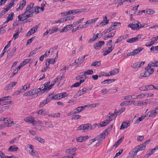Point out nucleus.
<instances>
[{"instance_id":"61","label":"nucleus","mask_w":158,"mask_h":158,"mask_svg":"<svg viewBox=\"0 0 158 158\" xmlns=\"http://www.w3.org/2000/svg\"><path fill=\"white\" fill-rule=\"evenodd\" d=\"M17 84V82L15 81H12L10 82V85L11 88H13L14 86H15Z\"/></svg>"},{"instance_id":"20","label":"nucleus","mask_w":158,"mask_h":158,"mask_svg":"<svg viewBox=\"0 0 158 158\" xmlns=\"http://www.w3.org/2000/svg\"><path fill=\"white\" fill-rule=\"evenodd\" d=\"M37 113L38 114L42 115H45L47 114L45 110H43L42 109L40 110Z\"/></svg>"},{"instance_id":"17","label":"nucleus","mask_w":158,"mask_h":158,"mask_svg":"<svg viewBox=\"0 0 158 158\" xmlns=\"http://www.w3.org/2000/svg\"><path fill=\"white\" fill-rule=\"evenodd\" d=\"M119 73L118 69L115 68L112 71L109 72L110 75H114L118 73Z\"/></svg>"},{"instance_id":"21","label":"nucleus","mask_w":158,"mask_h":158,"mask_svg":"<svg viewBox=\"0 0 158 158\" xmlns=\"http://www.w3.org/2000/svg\"><path fill=\"white\" fill-rule=\"evenodd\" d=\"M35 140L38 141L39 142L42 143H44L45 142V140L44 139L42 138L41 137L38 136H35Z\"/></svg>"},{"instance_id":"56","label":"nucleus","mask_w":158,"mask_h":158,"mask_svg":"<svg viewBox=\"0 0 158 158\" xmlns=\"http://www.w3.org/2000/svg\"><path fill=\"white\" fill-rule=\"evenodd\" d=\"M144 139L143 136H139L137 137V140L139 142H141Z\"/></svg>"},{"instance_id":"46","label":"nucleus","mask_w":158,"mask_h":158,"mask_svg":"<svg viewBox=\"0 0 158 158\" xmlns=\"http://www.w3.org/2000/svg\"><path fill=\"white\" fill-rule=\"evenodd\" d=\"M145 96V95L143 94H140L137 95H135V98L136 99H141L143 98Z\"/></svg>"},{"instance_id":"55","label":"nucleus","mask_w":158,"mask_h":158,"mask_svg":"<svg viewBox=\"0 0 158 158\" xmlns=\"http://www.w3.org/2000/svg\"><path fill=\"white\" fill-rule=\"evenodd\" d=\"M33 31H32V29H31L27 33L26 36H29L31 35L34 34Z\"/></svg>"},{"instance_id":"7","label":"nucleus","mask_w":158,"mask_h":158,"mask_svg":"<svg viewBox=\"0 0 158 158\" xmlns=\"http://www.w3.org/2000/svg\"><path fill=\"white\" fill-rule=\"evenodd\" d=\"M25 121L27 122L32 124V125H33L35 123H36V121L35 120L34 118L32 117H27L25 119Z\"/></svg>"},{"instance_id":"42","label":"nucleus","mask_w":158,"mask_h":158,"mask_svg":"<svg viewBox=\"0 0 158 158\" xmlns=\"http://www.w3.org/2000/svg\"><path fill=\"white\" fill-rule=\"evenodd\" d=\"M14 15L13 12H11L9 15L7 17V19L9 20V21L12 20L13 19V16Z\"/></svg>"},{"instance_id":"23","label":"nucleus","mask_w":158,"mask_h":158,"mask_svg":"<svg viewBox=\"0 0 158 158\" xmlns=\"http://www.w3.org/2000/svg\"><path fill=\"white\" fill-rule=\"evenodd\" d=\"M26 0H23L22 1L20 2L19 6V8H20V9H23L24 7L25 6L26 4Z\"/></svg>"},{"instance_id":"19","label":"nucleus","mask_w":158,"mask_h":158,"mask_svg":"<svg viewBox=\"0 0 158 158\" xmlns=\"http://www.w3.org/2000/svg\"><path fill=\"white\" fill-rule=\"evenodd\" d=\"M121 23L119 22H114L112 25H110V28H111L112 30L115 29L117 26H120Z\"/></svg>"},{"instance_id":"2","label":"nucleus","mask_w":158,"mask_h":158,"mask_svg":"<svg viewBox=\"0 0 158 158\" xmlns=\"http://www.w3.org/2000/svg\"><path fill=\"white\" fill-rule=\"evenodd\" d=\"M139 23L140 22L136 20L132 24H129L128 27H131L133 30H138L139 29Z\"/></svg>"},{"instance_id":"40","label":"nucleus","mask_w":158,"mask_h":158,"mask_svg":"<svg viewBox=\"0 0 158 158\" xmlns=\"http://www.w3.org/2000/svg\"><path fill=\"white\" fill-rule=\"evenodd\" d=\"M32 95H33V93L31 90L26 92L23 94L24 96H29Z\"/></svg>"},{"instance_id":"36","label":"nucleus","mask_w":158,"mask_h":158,"mask_svg":"<svg viewBox=\"0 0 158 158\" xmlns=\"http://www.w3.org/2000/svg\"><path fill=\"white\" fill-rule=\"evenodd\" d=\"M134 95H129L128 96H126L124 97V99L125 100H128L129 99H131L132 98L133 99H136V98H133V96H134Z\"/></svg>"},{"instance_id":"47","label":"nucleus","mask_w":158,"mask_h":158,"mask_svg":"<svg viewBox=\"0 0 158 158\" xmlns=\"http://www.w3.org/2000/svg\"><path fill=\"white\" fill-rule=\"evenodd\" d=\"M113 125L112 124L111 125L109 126L105 130V132H106L107 133L108 132H109L111 131L112 130V128L113 127Z\"/></svg>"},{"instance_id":"24","label":"nucleus","mask_w":158,"mask_h":158,"mask_svg":"<svg viewBox=\"0 0 158 158\" xmlns=\"http://www.w3.org/2000/svg\"><path fill=\"white\" fill-rule=\"evenodd\" d=\"M18 149V148L17 147L13 148V146H11L8 149L9 152L17 151Z\"/></svg>"},{"instance_id":"54","label":"nucleus","mask_w":158,"mask_h":158,"mask_svg":"<svg viewBox=\"0 0 158 158\" xmlns=\"http://www.w3.org/2000/svg\"><path fill=\"white\" fill-rule=\"evenodd\" d=\"M80 85V84L79 82H76L73 84L72 86H71V88H72L73 87H78Z\"/></svg>"},{"instance_id":"31","label":"nucleus","mask_w":158,"mask_h":158,"mask_svg":"<svg viewBox=\"0 0 158 158\" xmlns=\"http://www.w3.org/2000/svg\"><path fill=\"white\" fill-rule=\"evenodd\" d=\"M11 97L10 96H7L6 97H2L0 98V100L1 101H6L7 100H10L11 99Z\"/></svg>"},{"instance_id":"6","label":"nucleus","mask_w":158,"mask_h":158,"mask_svg":"<svg viewBox=\"0 0 158 158\" xmlns=\"http://www.w3.org/2000/svg\"><path fill=\"white\" fill-rule=\"evenodd\" d=\"M107 16H105L103 18V20L99 23V25H97V27L99 26H103L106 24H107L109 22V20L108 19H107Z\"/></svg>"},{"instance_id":"8","label":"nucleus","mask_w":158,"mask_h":158,"mask_svg":"<svg viewBox=\"0 0 158 158\" xmlns=\"http://www.w3.org/2000/svg\"><path fill=\"white\" fill-rule=\"evenodd\" d=\"M139 38H140L141 36H140V35H137V37H135L134 38H132L131 39H128L127 40V42L129 43H133L135 42L136 41H138L139 40Z\"/></svg>"},{"instance_id":"63","label":"nucleus","mask_w":158,"mask_h":158,"mask_svg":"<svg viewBox=\"0 0 158 158\" xmlns=\"http://www.w3.org/2000/svg\"><path fill=\"white\" fill-rule=\"evenodd\" d=\"M144 118V117L143 116L138 118V119L136 120V123H139L140 122L142 121Z\"/></svg>"},{"instance_id":"64","label":"nucleus","mask_w":158,"mask_h":158,"mask_svg":"<svg viewBox=\"0 0 158 158\" xmlns=\"http://www.w3.org/2000/svg\"><path fill=\"white\" fill-rule=\"evenodd\" d=\"M81 28V26H80V25H78V26H77L76 28H73L72 30V32H75L77 31L79 29H80Z\"/></svg>"},{"instance_id":"12","label":"nucleus","mask_w":158,"mask_h":158,"mask_svg":"<svg viewBox=\"0 0 158 158\" xmlns=\"http://www.w3.org/2000/svg\"><path fill=\"white\" fill-rule=\"evenodd\" d=\"M80 75H78L76 77V79L77 80H79L81 79H86L87 77L85 75L84 72H82L80 73Z\"/></svg>"},{"instance_id":"44","label":"nucleus","mask_w":158,"mask_h":158,"mask_svg":"<svg viewBox=\"0 0 158 158\" xmlns=\"http://www.w3.org/2000/svg\"><path fill=\"white\" fill-rule=\"evenodd\" d=\"M81 116L79 115H74L72 116V120H77L80 118Z\"/></svg>"},{"instance_id":"16","label":"nucleus","mask_w":158,"mask_h":158,"mask_svg":"<svg viewBox=\"0 0 158 158\" xmlns=\"http://www.w3.org/2000/svg\"><path fill=\"white\" fill-rule=\"evenodd\" d=\"M143 49V48L142 47H138L136 49L134 50L133 51L135 55H136L141 52Z\"/></svg>"},{"instance_id":"28","label":"nucleus","mask_w":158,"mask_h":158,"mask_svg":"<svg viewBox=\"0 0 158 158\" xmlns=\"http://www.w3.org/2000/svg\"><path fill=\"white\" fill-rule=\"evenodd\" d=\"M101 65V61H96L93 62L91 64V66H96L99 67Z\"/></svg>"},{"instance_id":"33","label":"nucleus","mask_w":158,"mask_h":158,"mask_svg":"<svg viewBox=\"0 0 158 158\" xmlns=\"http://www.w3.org/2000/svg\"><path fill=\"white\" fill-rule=\"evenodd\" d=\"M98 38V35H94L93 37L90 39L88 41L89 43H90L92 42L95 40H96V39Z\"/></svg>"},{"instance_id":"11","label":"nucleus","mask_w":158,"mask_h":158,"mask_svg":"<svg viewBox=\"0 0 158 158\" xmlns=\"http://www.w3.org/2000/svg\"><path fill=\"white\" fill-rule=\"evenodd\" d=\"M130 125V123H129L124 122L122 123L120 129L123 130L126 128L129 127Z\"/></svg>"},{"instance_id":"3","label":"nucleus","mask_w":158,"mask_h":158,"mask_svg":"<svg viewBox=\"0 0 158 158\" xmlns=\"http://www.w3.org/2000/svg\"><path fill=\"white\" fill-rule=\"evenodd\" d=\"M146 148V145L145 144H141L138 146H137L136 147L134 148V150L135 151L134 155H136L137 153L140 151H142L144 150Z\"/></svg>"},{"instance_id":"35","label":"nucleus","mask_w":158,"mask_h":158,"mask_svg":"<svg viewBox=\"0 0 158 158\" xmlns=\"http://www.w3.org/2000/svg\"><path fill=\"white\" fill-rule=\"evenodd\" d=\"M146 88L147 91L152 90L154 88V85H147L146 86Z\"/></svg>"},{"instance_id":"13","label":"nucleus","mask_w":158,"mask_h":158,"mask_svg":"<svg viewBox=\"0 0 158 158\" xmlns=\"http://www.w3.org/2000/svg\"><path fill=\"white\" fill-rule=\"evenodd\" d=\"M156 114L157 112L156 110H152L148 112L147 114L149 116V117H151L156 116Z\"/></svg>"},{"instance_id":"50","label":"nucleus","mask_w":158,"mask_h":158,"mask_svg":"<svg viewBox=\"0 0 158 158\" xmlns=\"http://www.w3.org/2000/svg\"><path fill=\"white\" fill-rule=\"evenodd\" d=\"M109 114L110 115L112 118V119H115L117 116V114H116V113L115 112L112 114L111 113H109Z\"/></svg>"},{"instance_id":"60","label":"nucleus","mask_w":158,"mask_h":158,"mask_svg":"<svg viewBox=\"0 0 158 158\" xmlns=\"http://www.w3.org/2000/svg\"><path fill=\"white\" fill-rule=\"evenodd\" d=\"M123 149H121L119 150V151L115 155V157H118L120 155H121L123 152Z\"/></svg>"},{"instance_id":"34","label":"nucleus","mask_w":158,"mask_h":158,"mask_svg":"<svg viewBox=\"0 0 158 158\" xmlns=\"http://www.w3.org/2000/svg\"><path fill=\"white\" fill-rule=\"evenodd\" d=\"M84 73L86 76V75H91L93 73V71L91 69H89L85 71Z\"/></svg>"},{"instance_id":"51","label":"nucleus","mask_w":158,"mask_h":158,"mask_svg":"<svg viewBox=\"0 0 158 158\" xmlns=\"http://www.w3.org/2000/svg\"><path fill=\"white\" fill-rule=\"evenodd\" d=\"M111 28H110V26L107 29H106L102 33H104V34H105L107 33H108L110 32L112 30Z\"/></svg>"},{"instance_id":"27","label":"nucleus","mask_w":158,"mask_h":158,"mask_svg":"<svg viewBox=\"0 0 158 158\" xmlns=\"http://www.w3.org/2000/svg\"><path fill=\"white\" fill-rule=\"evenodd\" d=\"M32 8L33 9L32 10H33L34 13H35L36 14H37L39 13V9L40 8V7L39 6H35L34 7H33L32 9Z\"/></svg>"},{"instance_id":"1","label":"nucleus","mask_w":158,"mask_h":158,"mask_svg":"<svg viewBox=\"0 0 158 158\" xmlns=\"http://www.w3.org/2000/svg\"><path fill=\"white\" fill-rule=\"evenodd\" d=\"M34 4V3H31L27 6L24 14L20 15L18 16L19 21H24V20L33 16L34 12L31 9Z\"/></svg>"},{"instance_id":"59","label":"nucleus","mask_w":158,"mask_h":158,"mask_svg":"<svg viewBox=\"0 0 158 158\" xmlns=\"http://www.w3.org/2000/svg\"><path fill=\"white\" fill-rule=\"evenodd\" d=\"M12 103V102L11 101L4 102L2 103V106H4L7 104H11Z\"/></svg>"},{"instance_id":"45","label":"nucleus","mask_w":158,"mask_h":158,"mask_svg":"<svg viewBox=\"0 0 158 158\" xmlns=\"http://www.w3.org/2000/svg\"><path fill=\"white\" fill-rule=\"evenodd\" d=\"M53 94L52 93H51V94H49L48 96L47 97V98L45 99V100H47V102L48 103L49 102H50L51 100H52L51 99V97L52 95H53Z\"/></svg>"},{"instance_id":"10","label":"nucleus","mask_w":158,"mask_h":158,"mask_svg":"<svg viewBox=\"0 0 158 158\" xmlns=\"http://www.w3.org/2000/svg\"><path fill=\"white\" fill-rule=\"evenodd\" d=\"M86 106H80L77 107L76 109H75L74 110L75 114H77L80 112L84 110Z\"/></svg>"},{"instance_id":"37","label":"nucleus","mask_w":158,"mask_h":158,"mask_svg":"<svg viewBox=\"0 0 158 158\" xmlns=\"http://www.w3.org/2000/svg\"><path fill=\"white\" fill-rule=\"evenodd\" d=\"M3 121H6L7 122L6 123L8 124V127H10L11 126V125H9V124H11L12 123H13V121H11V122H10V120L9 119H8L7 118H4Z\"/></svg>"},{"instance_id":"57","label":"nucleus","mask_w":158,"mask_h":158,"mask_svg":"<svg viewBox=\"0 0 158 158\" xmlns=\"http://www.w3.org/2000/svg\"><path fill=\"white\" fill-rule=\"evenodd\" d=\"M81 90L83 94H84L88 92V88L86 87H84L81 89Z\"/></svg>"},{"instance_id":"41","label":"nucleus","mask_w":158,"mask_h":158,"mask_svg":"<svg viewBox=\"0 0 158 158\" xmlns=\"http://www.w3.org/2000/svg\"><path fill=\"white\" fill-rule=\"evenodd\" d=\"M131 67L134 69H136V68L138 69L139 68L140 65H139V62H136L133 64Z\"/></svg>"},{"instance_id":"25","label":"nucleus","mask_w":158,"mask_h":158,"mask_svg":"<svg viewBox=\"0 0 158 158\" xmlns=\"http://www.w3.org/2000/svg\"><path fill=\"white\" fill-rule=\"evenodd\" d=\"M98 19V18H96L94 19H90L87 21L88 23V25L91 24L92 23H95L96 21Z\"/></svg>"},{"instance_id":"52","label":"nucleus","mask_w":158,"mask_h":158,"mask_svg":"<svg viewBox=\"0 0 158 158\" xmlns=\"http://www.w3.org/2000/svg\"><path fill=\"white\" fill-rule=\"evenodd\" d=\"M43 88V89L42 88L43 93H44L46 90H49V85H44Z\"/></svg>"},{"instance_id":"22","label":"nucleus","mask_w":158,"mask_h":158,"mask_svg":"<svg viewBox=\"0 0 158 158\" xmlns=\"http://www.w3.org/2000/svg\"><path fill=\"white\" fill-rule=\"evenodd\" d=\"M70 29V26L69 25H67L66 26L64 27L61 31H60V33L67 31Z\"/></svg>"},{"instance_id":"49","label":"nucleus","mask_w":158,"mask_h":158,"mask_svg":"<svg viewBox=\"0 0 158 158\" xmlns=\"http://www.w3.org/2000/svg\"><path fill=\"white\" fill-rule=\"evenodd\" d=\"M60 115V114L59 113H58L57 114L55 113V114H49L48 116L49 117H58Z\"/></svg>"},{"instance_id":"58","label":"nucleus","mask_w":158,"mask_h":158,"mask_svg":"<svg viewBox=\"0 0 158 158\" xmlns=\"http://www.w3.org/2000/svg\"><path fill=\"white\" fill-rule=\"evenodd\" d=\"M64 74L61 76H60L58 77H56L55 79L57 81H59L62 80L63 78H64Z\"/></svg>"},{"instance_id":"32","label":"nucleus","mask_w":158,"mask_h":158,"mask_svg":"<svg viewBox=\"0 0 158 158\" xmlns=\"http://www.w3.org/2000/svg\"><path fill=\"white\" fill-rule=\"evenodd\" d=\"M155 13V11L152 9H148L146 11V14L152 15Z\"/></svg>"},{"instance_id":"43","label":"nucleus","mask_w":158,"mask_h":158,"mask_svg":"<svg viewBox=\"0 0 158 158\" xmlns=\"http://www.w3.org/2000/svg\"><path fill=\"white\" fill-rule=\"evenodd\" d=\"M94 48L97 50L101 48V46L99 44V43H96L94 45Z\"/></svg>"},{"instance_id":"30","label":"nucleus","mask_w":158,"mask_h":158,"mask_svg":"<svg viewBox=\"0 0 158 158\" xmlns=\"http://www.w3.org/2000/svg\"><path fill=\"white\" fill-rule=\"evenodd\" d=\"M42 88H42V86H41V85L40 87L39 88L37 89H35L36 91V92L37 94V96L38 95V94H42L44 93H43Z\"/></svg>"},{"instance_id":"62","label":"nucleus","mask_w":158,"mask_h":158,"mask_svg":"<svg viewBox=\"0 0 158 158\" xmlns=\"http://www.w3.org/2000/svg\"><path fill=\"white\" fill-rule=\"evenodd\" d=\"M38 27V26L37 25L34 27L31 28L32 29V31H33V33H34L37 31Z\"/></svg>"},{"instance_id":"26","label":"nucleus","mask_w":158,"mask_h":158,"mask_svg":"<svg viewBox=\"0 0 158 158\" xmlns=\"http://www.w3.org/2000/svg\"><path fill=\"white\" fill-rule=\"evenodd\" d=\"M112 51V49H111V47H109L108 50H106L104 52V53L103 54V55L104 56H106L111 52Z\"/></svg>"},{"instance_id":"38","label":"nucleus","mask_w":158,"mask_h":158,"mask_svg":"<svg viewBox=\"0 0 158 158\" xmlns=\"http://www.w3.org/2000/svg\"><path fill=\"white\" fill-rule=\"evenodd\" d=\"M15 34H14L13 36V38L15 40H16L18 38L19 34V32L18 30H17L15 31Z\"/></svg>"},{"instance_id":"39","label":"nucleus","mask_w":158,"mask_h":158,"mask_svg":"<svg viewBox=\"0 0 158 158\" xmlns=\"http://www.w3.org/2000/svg\"><path fill=\"white\" fill-rule=\"evenodd\" d=\"M155 152V149H153L151 150V151L150 152H149L148 153H147L145 156V157L146 158H148L152 155L153 153H154Z\"/></svg>"},{"instance_id":"14","label":"nucleus","mask_w":158,"mask_h":158,"mask_svg":"<svg viewBox=\"0 0 158 158\" xmlns=\"http://www.w3.org/2000/svg\"><path fill=\"white\" fill-rule=\"evenodd\" d=\"M116 80L114 79H108L104 81L101 82V83L103 85H105L106 84H110L112 82Z\"/></svg>"},{"instance_id":"15","label":"nucleus","mask_w":158,"mask_h":158,"mask_svg":"<svg viewBox=\"0 0 158 158\" xmlns=\"http://www.w3.org/2000/svg\"><path fill=\"white\" fill-rule=\"evenodd\" d=\"M14 4V2H10V3H8V5L6 6V8H4V9L6 11H8L11 8Z\"/></svg>"},{"instance_id":"18","label":"nucleus","mask_w":158,"mask_h":158,"mask_svg":"<svg viewBox=\"0 0 158 158\" xmlns=\"http://www.w3.org/2000/svg\"><path fill=\"white\" fill-rule=\"evenodd\" d=\"M33 126L36 129L40 131L41 130H42V126L39 123H37L36 122V123H35Z\"/></svg>"},{"instance_id":"9","label":"nucleus","mask_w":158,"mask_h":158,"mask_svg":"<svg viewBox=\"0 0 158 158\" xmlns=\"http://www.w3.org/2000/svg\"><path fill=\"white\" fill-rule=\"evenodd\" d=\"M76 151V148L75 147L72 148H70L66 150L65 151L66 153L72 155L74 156L75 153Z\"/></svg>"},{"instance_id":"4","label":"nucleus","mask_w":158,"mask_h":158,"mask_svg":"<svg viewBox=\"0 0 158 158\" xmlns=\"http://www.w3.org/2000/svg\"><path fill=\"white\" fill-rule=\"evenodd\" d=\"M144 69L145 70L144 75L146 77H149L151 74H152L154 71L153 69H151L150 67L148 66L146 67Z\"/></svg>"},{"instance_id":"53","label":"nucleus","mask_w":158,"mask_h":158,"mask_svg":"<svg viewBox=\"0 0 158 158\" xmlns=\"http://www.w3.org/2000/svg\"><path fill=\"white\" fill-rule=\"evenodd\" d=\"M35 36L34 37H33L31 39H29L27 40V43H26V45H27L29 44H30L31 43L32 41H33L35 39Z\"/></svg>"},{"instance_id":"29","label":"nucleus","mask_w":158,"mask_h":158,"mask_svg":"<svg viewBox=\"0 0 158 158\" xmlns=\"http://www.w3.org/2000/svg\"><path fill=\"white\" fill-rule=\"evenodd\" d=\"M48 103L47 100L45 99L42 102H41L39 105V107L40 108L42 107L46 104Z\"/></svg>"},{"instance_id":"48","label":"nucleus","mask_w":158,"mask_h":158,"mask_svg":"<svg viewBox=\"0 0 158 158\" xmlns=\"http://www.w3.org/2000/svg\"><path fill=\"white\" fill-rule=\"evenodd\" d=\"M129 103H130V101H124L121 103L120 105L121 106H127L129 105Z\"/></svg>"},{"instance_id":"5","label":"nucleus","mask_w":158,"mask_h":158,"mask_svg":"<svg viewBox=\"0 0 158 158\" xmlns=\"http://www.w3.org/2000/svg\"><path fill=\"white\" fill-rule=\"evenodd\" d=\"M91 124L89 123L85 124L79 126L77 128V130H83L85 131H87L90 127Z\"/></svg>"}]
</instances>
